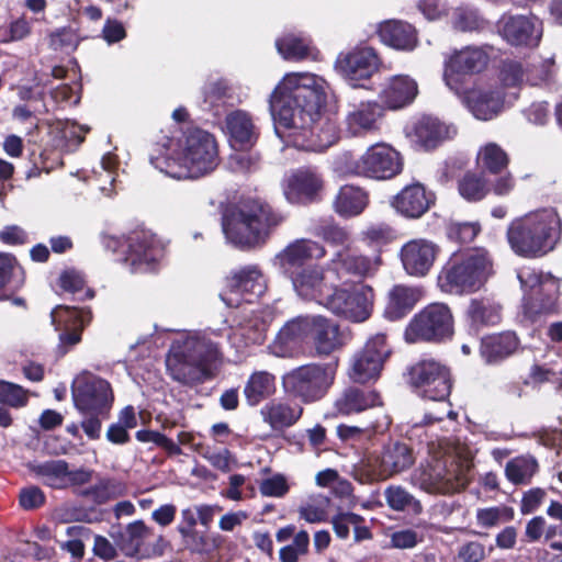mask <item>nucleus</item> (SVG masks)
Wrapping results in <instances>:
<instances>
[{
  "label": "nucleus",
  "instance_id": "obj_53",
  "mask_svg": "<svg viewBox=\"0 0 562 562\" xmlns=\"http://www.w3.org/2000/svg\"><path fill=\"white\" fill-rule=\"evenodd\" d=\"M513 517V508L505 505L479 508L475 515L476 525L486 529L495 528L503 522L510 521Z\"/></svg>",
  "mask_w": 562,
  "mask_h": 562
},
{
  "label": "nucleus",
  "instance_id": "obj_9",
  "mask_svg": "<svg viewBox=\"0 0 562 562\" xmlns=\"http://www.w3.org/2000/svg\"><path fill=\"white\" fill-rule=\"evenodd\" d=\"M402 169L400 153L384 143L371 145L358 159L345 154L337 162V170L341 173L373 180L391 179L401 173Z\"/></svg>",
  "mask_w": 562,
  "mask_h": 562
},
{
  "label": "nucleus",
  "instance_id": "obj_44",
  "mask_svg": "<svg viewBox=\"0 0 562 562\" xmlns=\"http://www.w3.org/2000/svg\"><path fill=\"white\" fill-rule=\"evenodd\" d=\"M538 462L531 454H521L510 459L504 470L505 477L514 485H527L538 471Z\"/></svg>",
  "mask_w": 562,
  "mask_h": 562
},
{
  "label": "nucleus",
  "instance_id": "obj_61",
  "mask_svg": "<svg viewBox=\"0 0 562 562\" xmlns=\"http://www.w3.org/2000/svg\"><path fill=\"white\" fill-rule=\"evenodd\" d=\"M260 493L268 497H282L289 491L286 479L282 474H274L261 481Z\"/></svg>",
  "mask_w": 562,
  "mask_h": 562
},
{
  "label": "nucleus",
  "instance_id": "obj_26",
  "mask_svg": "<svg viewBox=\"0 0 562 562\" xmlns=\"http://www.w3.org/2000/svg\"><path fill=\"white\" fill-rule=\"evenodd\" d=\"M438 254L439 247L434 241L414 238L401 247L400 259L408 276L422 278L431 270Z\"/></svg>",
  "mask_w": 562,
  "mask_h": 562
},
{
  "label": "nucleus",
  "instance_id": "obj_16",
  "mask_svg": "<svg viewBox=\"0 0 562 562\" xmlns=\"http://www.w3.org/2000/svg\"><path fill=\"white\" fill-rule=\"evenodd\" d=\"M265 291L266 280L261 270L257 266H246L226 277L220 297L227 307L238 308L244 303H254Z\"/></svg>",
  "mask_w": 562,
  "mask_h": 562
},
{
  "label": "nucleus",
  "instance_id": "obj_52",
  "mask_svg": "<svg viewBox=\"0 0 562 562\" xmlns=\"http://www.w3.org/2000/svg\"><path fill=\"white\" fill-rule=\"evenodd\" d=\"M458 190L463 199L473 202L484 199L491 187L483 175L468 172L460 179Z\"/></svg>",
  "mask_w": 562,
  "mask_h": 562
},
{
  "label": "nucleus",
  "instance_id": "obj_1",
  "mask_svg": "<svg viewBox=\"0 0 562 562\" xmlns=\"http://www.w3.org/2000/svg\"><path fill=\"white\" fill-rule=\"evenodd\" d=\"M328 89L327 81L314 74H286L269 99L279 137L308 151H323L334 145L339 138L336 124L318 122Z\"/></svg>",
  "mask_w": 562,
  "mask_h": 562
},
{
  "label": "nucleus",
  "instance_id": "obj_43",
  "mask_svg": "<svg viewBox=\"0 0 562 562\" xmlns=\"http://www.w3.org/2000/svg\"><path fill=\"white\" fill-rule=\"evenodd\" d=\"M68 463L61 459H53L30 464V470L45 485L53 488H66Z\"/></svg>",
  "mask_w": 562,
  "mask_h": 562
},
{
  "label": "nucleus",
  "instance_id": "obj_22",
  "mask_svg": "<svg viewBox=\"0 0 562 562\" xmlns=\"http://www.w3.org/2000/svg\"><path fill=\"white\" fill-rule=\"evenodd\" d=\"M327 270H331L329 266L310 265L291 272L296 294L304 300L315 301L324 306L334 289L326 276Z\"/></svg>",
  "mask_w": 562,
  "mask_h": 562
},
{
  "label": "nucleus",
  "instance_id": "obj_12",
  "mask_svg": "<svg viewBox=\"0 0 562 562\" xmlns=\"http://www.w3.org/2000/svg\"><path fill=\"white\" fill-rule=\"evenodd\" d=\"M467 110L479 121H492L512 105L516 94H507L496 82L479 80L457 94Z\"/></svg>",
  "mask_w": 562,
  "mask_h": 562
},
{
  "label": "nucleus",
  "instance_id": "obj_34",
  "mask_svg": "<svg viewBox=\"0 0 562 562\" xmlns=\"http://www.w3.org/2000/svg\"><path fill=\"white\" fill-rule=\"evenodd\" d=\"M378 35L384 45L401 52H413L419 43L415 26L402 20L380 23Z\"/></svg>",
  "mask_w": 562,
  "mask_h": 562
},
{
  "label": "nucleus",
  "instance_id": "obj_6",
  "mask_svg": "<svg viewBox=\"0 0 562 562\" xmlns=\"http://www.w3.org/2000/svg\"><path fill=\"white\" fill-rule=\"evenodd\" d=\"M493 274V262L487 251L475 248L453 255L438 274V286L449 294L480 290Z\"/></svg>",
  "mask_w": 562,
  "mask_h": 562
},
{
  "label": "nucleus",
  "instance_id": "obj_35",
  "mask_svg": "<svg viewBox=\"0 0 562 562\" xmlns=\"http://www.w3.org/2000/svg\"><path fill=\"white\" fill-rule=\"evenodd\" d=\"M552 66L553 61L548 60L541 66V69L526 72L520 63L514 60L504 61L499 71L501 83L498 85L503 90L509 87H519L525 81L535 86L539 85L550 79Z\"/></svg>",
  "mask_w": 562,
  "mask_h": 562
},
{
  "label": "nucleus",
  "instance_id": "obj_56",
  "mask_svg": "<svg viewBox=\"0 0 562 562\" xmlns=\"http://www.w3.org/2000/svg\"><path fill=\"white\" fill-rule=\"evenodd\" d=\"M79 42L71 27H60L49 34V47L54 50H72Z\"/></svg>",
  "mask_w": 562,
  "mask_h": 562
},
{
  "label": "nucleus",
  "instance_id": "obj_42",
  "mask_svg": "<svg viewBox=\"0 0 562 562\" xmlns=\"http://www.w3.org/2000/svg\"><path fill=\"white\" fill-rule=\"evenodd\" d=\"M277 391L276 376L265 370L252 372L244 386V396L249 406H257Z\"/></svg>",
  "mask_w": 562,
  "mask_h": 562
},
{
  "label": "nucleus",
  "instance_id": "obj_28",
  "mask_svg": "<svg viewBox=\"0 0 562 562\" xmlns=\"http://www.w3.org/2000/svg\"><path fill=\"white\" fill-rule=\"evenodd\" d=\"M383 106L374 100L350 103L345 115V131L350 136H364L379 131L383 117Z\"/></svg>",
  "mask_w": 562,
  "mask_h": 562
},
{
  "label": "nucleus",
  "instance_id": "obj_63",
  "mask_svg": "<svg viewBox=\"0 0 562 562\" xmlns=\"http://www.w3.org/2000/svg\"><path fill=\"white\" fill-rule=\"evenodd\" d=\"M481 20L477 13L470 9H458L453 13V26L458 31L468 32L477 30Z\"/></svg>",
  "mask_w": 562,
  "mask_h": 562
},
{
  "label": "nucleus",
  "instance_id": "obj_30",
  "mask_svg": "<svg viewBox=\"0 0 562 562\" xmlns=\"http://www.w3.org/2000/svg\"><path fill=\"white\" fill-rule=\"evenodd\" d=\"M418 94V85L408 75L389 77L379 92L380 104L389 110H398L411 104Z\"/></svg>",
  "mask_w": 562,
  "mask_h": 562
},
{
  "label": "nucleus",
  "instance_id": "obj_51",
  "mask_svg": "<svg viewBox=\"0 0 562 562\" xmlns=\"http://www.w3.org/2000/svg\"><path fill=\"white\" fill-rule=\"evenodd\" d=\"M467 313L479 325H494L501 319L499 306L487 299L472 300Z\"/></svg>",
  "mask_w": 562,
  "mask_h": 562
},
{
  "label": "nucleus",
  "instance_id": "obj_60",
  "mask_svg": "<svg viewBox=\"0 0 562 562\" xmlns=\"http://www.w3.org/2000/svg\"><path fill=\"white\" fill-rule=\"evenodd\" d=\"M297 345L299 342L286 330L281 328L274 340L270 344L269 349L276 357L285 358L293 355Z\"/></svg>",
  "mask_w": 562,
  "mask_h": 562
},
{
  "label": "nucleus",
  "instance_id": "obj_4",
  "mask_svg": "<svg viewBox=\"0 0 562 562\" xmlns=\"http://www.w3.org/2000/svg\"><path fill=\"white\" fill-rule=\"evenodd\" d=\"M473 450L456 438L428 443V458L413 475V482L428 493L453 494L469 484Z\"/></svg>",
  "mask_w": 562,
  "mask_h": 562
},
{
  "label": "nucleus",
  "instance_id": "obj_33",
  "mask_svg": "<svg viewBox=\"0 0 562 562\" xmlns=\"http://www.w3.org/2000/svg\"><path fill=\"white\" fill-rule=\"evenodd\" d=\"M225 132L232 147L238 150L254 146L259 135L251 114L244 110H234L226 115Z\"/></svg>",
  "mask_w": 562,
  "mask_h": 562
},
{
  "label": "nucleus",
  "instance_id": "obj_57",
  "mask_svg": "<svg viewBox=\"0 0 562 562\" xmlns=\"http://www.w3.org/2000/svg\"><path fill=\"white\" fill-rule=\"evenodd\" d=\"M390 425V419L386 415H383L380 419H378L374 424L369 427L362 428L358 426H349V425H339L337 427V435L342 440L357 439L363 432L368 430L374 431H384Z\"/></svg>",
  "mask_w": 562,
  "mask_h": 562
},
{
  "label": "nucleus",
  "instance_id": "obj_18",
  "mask_svg": "<svg viewBox=\"0 0 562 562\" xmlns=\"http://www.w3.org/2000/svg\"><path fill=\"white\" fill-rule=\"evenodd\" d=\"M490 61V55L483 47L467 46L454 50L445 60L443 81L456 94L463 87V76L483 71Z\"/></svg>",
  "mask_w": 562,
  "mask_h": 562
},
{
  "label": "nucleus",
  "instance_id": "obj_25",
  "mask_svg": "<svg viewBox=\"0 0 562 562\" xmlns=\"http://www.w3.org/2000/svg\"><path fill=\"white\" fill-rule=\"evenodd\" d=\"M411 143L420 150H431L457 135V127L438 117L423 116L407 128Z\"/></svg>",
  "mask_w": 562,
  "mask_h": 562
},
{
  "label": "nucleus",
  "instance_id": "obj_55",
  "mask_svg": "<svg viewBox=\"0 0 562 562\" xmlns=\"http://www.w3.org/2000/svg\"><path fill=\"white\" fill-rule=\"evenodd\" d=\"M29 393L22 386L0 381V403L12 407H22L27 403Z\"/></svg>",
  "mask_w": 562,
  "mask_h": 562
},
{
  "label": "nucleus",
  "instance_id": "obj_14",
  "mask_svg": "<svg viewBox=\"0 0 562 562\" xmlns=\"http://www.w3.org/2000/svg\"><path fill=\"white\" fill-rule=\"evenodd\" d=\"M374 296L371 285L356 283L349 288H334L324 306L349 322L363 323L373 312Z\"/></svg>",
  "mask_w": 562,
  "mask_h": 562
},
{
  "label": "nucleus",
  "instance_id": "obj_36",
  "mask_svg": "<svg viewBox=\"0 0 562 562\" xmlns=\"http://www.w3.org/2000/svg\"><path fill=\"white\" fill-rule=\"evenodd\" d=\"M423 296L422 289L404 284L394 285L387 294L384 315L390 321H397L408 314Z\"/></svg>",
  "mask_w": 562,
  "mask_h": 562
},
{
  "label": "nucleus",
  "instance_id": "obj_5",
  "mask_svg": "<svg viewBox=\"0 0 562 562\" xmlns=\"http://www.w3.org/2000/svg\"><path fill=\"white\" fill-rule=\"evenodd\" d=\"M561 235V220L554 209H542L514 220L507 240L515 254L537 258L552 251Z\"/></svg>",
  "mask_w": 562,
  "mask_h": 562
},
{
  "label": "nucleus",
  "instance_id": "obj_20",
  "mask_svg": "<svg viewBox=\"0 0 562 562\" xmlns=\"http://www.w3.org/2000/svg\"><path fill=\"white\" fill-rule=\"evenodd\" d=\"M380 66L381 59L370 46H357L340 53L335 61L336 71L352 87H357L360 80L370 79Z\"/></svg>",
  "mask_w": 562,
  "mask_h": 562
},
{
  "label": "nucleus",
  "instance_id": "obj_11",
  "mask_svg": "<svg viewBox=\"0 0 562 562\" xmlns=\"http://www.w3.org/2000/svg\"><path fill=\"white\" fill-rule=\"evenodd\" d=\"M453 335V316L442 303H432L415 314L407 324L404 339L408 344L442 342Z\"/></svg>",
  "mask_w": 562,
  "mask_h": 562
},
{
  "label": "nucleus",
  "instance_id": "obj_17",
  "mask_svg": "<svg viewBox=\"0 0 562 562\" xmlns=\"http://www.w3.org/2000/svg\"><path fill=\"white\" fill-rule=\"evenodd\" d=\"M390 352L386 336L384 334L373 335L367 340L364 347L350 358L348 376L356 383L376 380Z\"/></svg>",
  "mask_w": 562,
  "mask_h": 562
},
{
  "label": "nucleus",
  "instance_id": "obj_23",
  "mask_svg": "<svg viewBox=\"0 0 562 562\" xmlns=\"http://www.w3.org/2000/svg\"><path fill=\"white\" fill-rule=\"evenodd\" d=\"M414 462L411 449L404 443L384 448L381 456L370 458L366 464L367 480L382 481L408 469Z\"/></svg>",
  "mask_w": 562,
  "mask_h": 562
},
{
  "label": "nucleus",
  "instance_id": "obj_27",
  "mask_svg": "<svg viewBox=\"0 0 562 562\" xmlns=\"http://www.w3.org/2000/svg\"><path fill=\"white\" fill-rule=\"evenodd\" d=\"M497 27L502 37L515 46H535L542 36V24L535 15H503Z\"/></svg>",
  "mask_w": 562,
  "mask_h": 562
},
{
  "label": "nucleus",
  "instance_id": "obj_54",
  "mask_svg": "<svg viewBox=\"0 0 562 562\" xmlns=\"http://www.w3.org/2000/svg\"><path fill=\"white\" fill-rule=\"evenodd\" d=\"M328 498L325 496H317L311 502H307L300 506L299 515L302 519L310 524L322 522L326 520L327 512L326 506Z\"/></svg>",
  "mask_w": 562,
  "mask_h": 562
},
{
  "label": "nucleus",
  "instance_id": "obj_62",
  "mask_svg": "<svg viewBox=\"0 0 562 562\" xmlns=\"http://www.w3.org/2000/svg\"><path fill=\"white\" fill-rule=\"evenodd\" d=\"M202 457L215 469L227 472L231 469L233 461L231 452L225 448H210L207 447Z\"/></svg>",
  "mask_w": 562,
  "mask_h": 562
},
{
  "label": "nucleus",
  "instance_id": "obj_15",
  "mask_svg": "<svg viewBox=\"0 0 562 562\" xmlns=\"http://www.w3.org/2000/svg\"><path fill=\"white\" fill-rule=\"evenodd\" d=\"M71 394L81 414H109L114 401L110 383L88 372L75 378Z\"/></svg>",
  "mask_w": 562,
  "mask_h": 562
},
{
  "label": "nucleus",
  "instance_id": "obj_19",
  "mask_svg": "<svg viewBox=\"0 0 562 562\" xmlns=\"http://www.w3.org/2000/svg\"><path fill=\"white\" fill-rule=\"evenodd\" d=\"M122 252L133 272H146L162 257L164 246L151 232L140 229L126 237Z\"/></svg>",
  "mask_w": 562,
  "mask_h": 562
},
{
  "label": "nucleus",
  "instance_id": "obj_58",
  "mask_svg": "<svg viewBox=\"0 0 562 562\" xmlns=\"http://www.w3.org/2000/svg\"><path fill=\"white\" fill-rule=\"evenodd\" d=\"M480 232V225L474 222H452L447 228V235L450 239L460 243H470Z\"/></svg>",
  "mask_w": 562,
  "mask_h": 562
},
{
  "label": "nucleus",
  "instance_id": "obj_50",
  "mask_svg": "<svg viewBox=\"0 0 562 562\" xmlns=\"http://www.w3.org/2000/svg\"><path fill=\"white\" fill-rule=\"evenodd\" d=\"M125 494V486L114 479H101L82 492V495L101 505Z\"/></svg>",
  "mask_w": 562,
  "mask_h": 562
},
{
  "label": "nucleus",
  "instance_id": "obj_32",
  "mask_svg": "<svg viewBox=\"0 0 562 562\" xmlns=\"http://www.w3.org/2000/svg\"><path fill=\"white\" fill-rule=\"evenodd\" d=\"M326 255L325 247L312 239H296L289 244L274 258V265L284 272H291L292 268H301L310 260H319Z\"/></svg>",
  "mask_w": 562,
  "mask_h": 562
},
{
  "label": "nucleus",
  "instance_id": "obj_7",
  "mask_svg": "<svg viewBox=\"0 0 562 562\" xmlns=\"http://www.w3.org/2000/svg\"><path fill=\"white\" fill-rule=\"evenodd\" d=\"M284 221V217L269 205L257 201L243 203L223 218V233L235 246H252L263 239L269 231Z\"/></svg>",
  "mask_w": 562,
  "mask_h": 562
},
{
  "label": "nucleus",
  "instance_id": "obj_48",
  "mask_svg": "<svg viewBox=\"0 0 562 562\" xmlns=\"http://www.w3.org/2000/svg\"><path fill=\"white\" fill-rule=\"evenodd\" d=\"M117 158L112 153L103 155L99 168L93 170L99 190L106 196L115 192Z\"/></svg>",
  "mask_w": 562,
  "mask_h": 562
},
{
  "label": "nucleus",
  "instance_id": "obj_2",
  "mask_svg": "<svg viewBox=\"0 0 562 562\" xmlns=\"http://www.w3.org/2000/svg\"><path fill=\"white\" fill-rule=\"evenodd\" d=\"M236 330L224 325L221 328L184 330L172 340L166 359L169 374L186 385L202 383L213 376V370L223 360L225 344H234Z\"/></svg>",
  "mask_w": 562,
  "mask_h": 562
},
{
  "label": "nucleus",
  "instance_id": "obj_41",
  "mask_svg": "<svg viewBox=\"0 0 562 562\" xmlns=\"http://www.w3.org/2000/svg\"><path fill=\"white\" fill-rule=\"evenodd\" d=\"M378 405L381 398L375 391L350 387L335 401L334 407L339 415H350Z\"/></svg>",
  "mask_w": 562,
  "mask_h": 562
},
{
  "label": "nucleus",
  "instance_id": "obj_24",
  "mask_svg": "<svg viewBox=\"0 0 562 562\" xmlns=\"http://www.w3.org/2000/svg\"><path fill=\"white\" fill-rule=\"evenodd\" d=\"M382 263L380 254L364 256L356 254L349 247H344L333 255L329 268L338 278L350 276L364 279L374 277Z\"/></svg>",
  "mask_w": 562,
  "mask_h": 562
},
{
  "label": "nucleus",
  "instance_id": "obj_21",
  "mask_svg": "<svg viewBox=\"0 0 562 562\" xmlns=\"http://www.w3.org/2000/svg\"><path fill=\"white\" fill-rule=\"evenodd\" d=\"M324 189V178L316 168L301 167L286 177L283 191L290 203L310 204L322 199Z\"/></svg>",
  "mask_w": 562,
  "mask_h": 562
},
{
  "label": "nucleus",
  "instance_id": "obj_13",
  "mask_svg": "<svg viewBox=\"0 0 562 562\" xmlns=\"http://www.w3.org/2000/svg\"><path fill=\"white\" fill-rule=\"evenodd\" d=\"M518 279L524 292V310L528 316L554 310L560 290L558 279L530 268L519 270Z\"/></svg>",
  "mask_w": 562,
  "mask_h": 562
},
{
  "label": "nucleus",
  "instance_id": "obj_64",
  "mask_svg": "<svg viewBox=\"0 0 562 562\" xmlns=\"http://www.w3.org/2000/svg\"><path fill=\"white\" fill-rule=\"evenodd\" d=\"M204 102L213 106L222 99L228 97L229 87L225 80L218 79L204 87Z\"/></svg>",
  "mask_w": 562,
  "mask_h": 562
},
{
  "label": "nucleus",
  "instance_id": "obj_31",
  "mask_svg": "<svg viewBox=\"0 0 562 562\" xmlns=\"http://www.w3.org/2000/svg\"><path fill=\"white\" fill-rule=\"evenodd\" d=\"M52 324L60 331L59 340L63 345L74 346L80 341V333L90 321V312L57 305L50 313Z\"/></svg>",
  "mask_w": 562,
  "mask_h": 562
},
{
  "label": "nucleus",
  "instance_id": "obj_8",
  "mask_svg": "<svg viewBox=\"0 0 562 562\" xmlns=\"http://www.w3.org/2000/svg\"><path fill=\"white\" fill-rule=\"evenodd\" d=\"M409 383L416 389L417 393L425 398L443 402L441 415L428 413L425 416L427 424L439 422L443 415L450 419H454L457 414L450 408V404L446 403L450 391L451 381L449 370L435 359H423L411 367Z\"/></svg>",
  "mask_w": 562,
  "mask_h": 562
},
{
  "label": "nucleus",
  "instance_id": "obj_49",
  "mask_svg": "<svg viewBox=\"0 0 562 562\" xmlns=\"http://www.w3.org/2000/svg\"><path fill=\"white\" fill-rule=\"evenodd\" d=\"M477 166L491 173H498L508 165V156L496 143L482 146L476 155Z\"/></svg>",
  "mask_w": 562,
  "mask_h": 562
},
{
  "label": "nucleus",
  "instance_id": "obj_10",
  "mask_svg": "<svg viewBox=\"0 0 562 562\" xmlns=\"http://www.w3.org/2000/svg\"><path fill=\"white\" fill-rule=\"evenodd\" d=\"M337 368V361L301 366L283 375V386L304 402L318 401L334 384Z\"/></svg>",
  "mask_w": 562,
  "mask_h": 562
},
{
  "label": "nucleus",
  "instance_id": "obj_46",
  "mask_svg": "<svg viewBox=\"0 0 562 562\" xmlns=\"http://www.w3.org/2000/svg\"><path fill=\"white\" fill-rule=\"evenodd\" d=\"M387 506L396 512H407L412 515H419L423 510L420 502L398 485L389 486L384 491Z\"/></svg>",
  "mask_w": 562,
  "mask_h": 562
},
{
  "label": "nucleus",
  "instance_id": "obj_39",
  "mask_svg": "<svg viewBox=\"0 0 562 562\" xmlns=\"http://www.w3.org/2000/svg\"><path fill=\"white\" fill-rule=\"evenodd\" d=\"M302 407L283 401H271L263 405L260 415L274 430H282L294 425L302 415Z\"/></svg>",
  "mask_w": 562,
  "mask_h": 562
},
{
  "label": "nucleus",
  "instance_id": "obj_29",
  "mask_svg": "<svg viewBox=\"0 0 562 562\" xmlns=\"http://www.w3.org/2000/svg\"><path fill=\"white\" fill-rule=\"evenodd\" d=\"M434 203L435 194L419 182L405 186L391 201L394 210L407 218H419Z\"/></svg>",
  "mask_w": 562,
  "mask_h": 562
},
{
  "label": "nucleus",
  "instance_id": "obj_59",
  "mask_svg": "<svg viewBox=\"0 0 562 562\" xmlns=\"http://www.w3.org/2000/svg\"><path fill=\"white\" fill-rule=\"evenodd\" d=\"M314 322L315 316H299L288 322L282 329L300 342L307 336H312Z\"/></svg>",
  "mask_w": 562,
  "mask_h": 562
},
{
  "label": "nucleus",
  "instance_id": "obj_3",
  "mask_svg": "<svg viewBox=\"0 0 562 562\" xmlns=\"http://www.w3.org/2000/svg\"><path fill=\"white\" fill-rule=\"evenodd\" d=\"M150 162L171 178L196 179L218 166V145L207 131L189 128L178 138L165 137L157 143Z\"/></svg>",
  "mask_w": 562,
  "mask_h": 562
},
{
  "label": "nucleus",
  "instance_id": "obj_45",
  "mask_svg": "<svg viewBox=\"0 0 562 562\" xmlns=\"http://www.w3.org/2000/svg\"><path fill=\"white\" fill-rule=\"evenodd\" d=\"M277 49L279 54L289 60H301L304 58H316V53L306 37L295 34H288L277 40Z\"/></svg>",
  "mask_w": 562,
  "mask_h": 562
},
{
  "label": "nucleus",
  "instance_id": "obj_37",
  "mask_svg": "<svg viewBox=\"0 0 562 562\" xmlns=\"http://www.w3.org/2000/svg\"><path fill=\"white\" fill-rule=\"evenodd\" d=\"M369 205V193L353 184L342 186L333 202L334 211L341 217L360 215Z\"/></svg>",
  "mask_w": 562,
  "mask_h": 562
},
{
  "label": "nucleus",
  "instance_id": "obj_38",
  "mask_svg": "<svg viewBox=\"0 0 562 562\" xmlns=\"http://www.w3.org/2000/svg\"><path fill=\"white\" fill-rule=\"evenodd\" d=\"M518 348V339L512 331L491 335L481 341V356L488 364L499 363Z\"/></svg>",
  "mask_w": 562,
  "mask_h": 562
},
{
  "label": "nucleus",
  "instance_id": "obj_47",
  "mask_svg": "<svg viewBox=\"0 0 562 562\" xmlns=\"http://www.w3.org/2000/svg\"><path fill=\"white\" fill-rule=\"evenodd\" d=\"M179 535L181 536V550L191 554L206 555L218 548L216 539L206 532L181 529Z\"/></svg>",
  "mask_w": 562,
  "mask_h": 562
},
{
  "label": "nucleus",
  "instance_id": "obj_40",
  "mask_svg": "<svg viewBox=\"0 0 562 562\" xmlns=\"http://www.w3.org/2000/svg\"><path fill=\"white\" fill-rule=\"evenodd\" d=\"M312 337L318 355L327 356L344 345L339 326L321 315H315Z\"/></svg>",
  "mask_w": 562,
  "mask_h": 562
}]
</instances>
